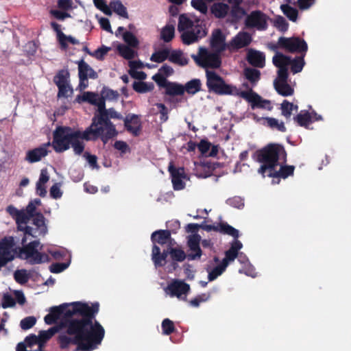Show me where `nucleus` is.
<instances>
[{
  "mask_svg": "<svg viewBox=\"0 0 351 351\" xmlns=\"http://www.w3.org/2000/svg\"><path fill=\"white\" fill-rule=\"evenodd\" d=\"M97 309L87 317L71 319L65 324L67 334L58 337L62 349L77 345L74 351H93L99 345L105 335L104 327L96 320Z\"/></svg>",
  "mask_w": 351,
  "mask_h": 351,
  "instance_id": "1",
  "label": "nucleus"
},
{
  "mask_svg": "<svg viewBox=\"0 0 351 351\" xmlns=\"http://www.w3.org/2000/svg\"><path fill=\"white\" fill-rule=\"evenodd\" d=\"M253 158L261 164L258 172L263 177L273 178L272 182L278 183L279 178H287L293 174L294 166L284 165L287 162V153L279 144H269L257 150Z\"/></svg>",
  "mask_w": 351,
  "mask_h": 351,
  "instance_id": "2",
  "label": "nucleus"
},
{
  "mask_svg": "<svg viewBox=\"0 0 351 351\" xmlns=\"http://www.w3.org/2000/svg\"><path fill=\"white\" fill-rule=\"evenodd\" d=\"M32 224L33 226H28L25 228L26 233L21 239L22 247H16L14 249L18 252V257L21 259H24L31 265L40 264L50 261L49 256L45 253L39 252L43 250V245L40 244L38 240L29 241L26 244L27 239L31 237L32 238H38L44 237L48 232V228L46 223V219L44 215L40 213H36L35 216L31 217Z\"/></svg>",
  "mask_w": 351,
  "mask_h": 351,
  "instance_id": "3",
  "label": "nucleus"
},
{
  "mask_svg": "<svg viewBox=\"0 0 351 351\" xmlns=\"http://www.w3.org/2000/svg\"><path fill=\"white\" fill-rule=\"evenodd\" d=\"M102 119H98L96 122L95 128L99 131L100 139L106 144L110 139L115 138L118 135L115 125L110 121L111 119L123 120L124 126L127 131L132 134L134 136H138L141 130V123L138 115L134 114H128L125 118L123 115L115 110L113 108L106 109V113L103 115Z\"/></svg>",
  "mask_w": 351,
  "mask_h": 351,
  "instance_id": "4",
  "label": "nucleus"
},
{
  "mask_svg": "<svg viewBox=\"0 0 351 351\" xmlns=\"http://www.w3.org/2000/svg\"><path fill=\"white\" fill-rule=\"evenodd\" d=\"M99 304L98 302H94L89 306L87 303L81 302H73L71 303H63L59 306H51L49 311L53 313L56 319L62 316L64 319V325L71 319H80V317H87L97 309V313L99 312Z\"/></svg>",
  "mask_w": 351,
  "mask_h": 351,
  "instance_id": "5",
  "label": "nucleus"
},
{
  "mask_svg": "<svg viewBox=\"0 0 351 351\" xmlns=\"http://www.w3.org/2000/svg\"><path fill=\"white\" fill-rule=\"evenodd\" d=\"M178 30L181 33V39L184 44L191 45L204 37L207 32L202 20L189 18L187 14L179 16Z\"/></svg>",
  "mask_w": 351,
  "mask_h": 351,
  "instance_id": "6",
  "label": "nucleus"
},
{
  "mask_svg": "<svg viewBox=\"0 0 351 351\" xmlns=\"http://www.w3.org/2000/svg\"><path fill=\"white\" fill-rule=\"evenodd\" d=\"M80 130L69 126H57L53 132L51 145L57 153L68 150L73 141L80 134Z\"/></svg>",
  "mask_w": 351,
  "mask_h": 351,
  "instance_id": "7",
  "label": "nucleus"
},
{
  "mask_svg": "<svg viewBox=\"0 0 351 351\" xmlns=\"http://www.w3.org/2000/svg\"><path fill=\"white\" fill-rule=\"evenodd\" d=\"M206 86L210 92L219 95L240 96L241 92L236 86L227 84L219 75L214 71L206 69Z\"/></svg>",
  "mask_w": 351,
  "mask_h": 351,
  "instance_id": "8",
  "label": "nucleus"
},
{
  "mask_svg": "<svg viewBox=\"0 0 351 351\" xmlns=\"http://www.w3.org/2000/svg\"><path fill=\"white\" fill-rule=\"evenodd\" d=\"M191 58L197 65L205 69H217L221 64L220 53L214 51L210 52L203 47L199 48L198 54H192Z\"/></svg>",
  "mask_w": 351,
  "mask_h": 351,
  "instance_id": "9",
  "label": "nucleus"
},
{
  "mask_svg": "<svg viewBox=\"0 0 351 351\" xmlns=\"http://www.w3.org/2000/svg\"><path fill=\"white\" fill-rule=\"evenodd\" d=\"M13 237H5L0 241V270L16 256Z\"/></svg>",
  "mask_w": 351,
  "mask_h": 351,
  "instance_id": "10",
  "label": "nucleus"
},
{
  "mask_svg": "<svg viewBox=\"0 0 351 351\" xmlns=\"http://www.w3.org/2000/svg\"><path fill=\"white\" fill-rule=\"evenodd\" d=\"M99 131L101 130L98 128L88 126L84 131L80 132L79 136L76 137L71 145L74 153L76 155L82 154L85 147L83 140L90 141L100 138Z\"/></svg>",
  "mask_w": 351,
  "mask_h": 351,
  "instance_id": "11",
  "label": "nucleus"
},
{
  "mask_svg": "<svg viewBox=\"0 0 351 351\" xmlns=\"http://www.w3.org/2000/svg\"><path fill=\"white\" fill-rule=\"evenodd\" d=\"M269 17L261 10H253L247 15L245 25L248 28H254L258 31H265L268 27Z\"/></svg>",
  "mask_w": 351,
  "mask_h": 351,
  "instance_id": "12",
  "label": "nucleus"
},
{
  "mask_svg": "<svg viewBox=\"0 0 351 351\" xmlns=\"http://www.w3.org/2000/svg\"><path fill=\"white\" fill-rule=\"evenodd\" d=\"M190 290V285L179 279H173L165 289L167 295L171 297H176L181 300H186Z\"/></svg>",
  "mask_w": 351,
  "mask_h": 351,
  "instance_id": "13",
  "label": "nucleus"
},
{
  "mask_svg": "<svg viewBox=\"0 0 351 351\" xmlns=\"http://www.w3.org/2000/svg\"><path fill=\"white\" fill-rule=\"evenodd\" d=\"M278 43L280 47L292 53L304 52L305 53L308 50L306 42L299 37H280Z\"/></svg>",
  "mask_w": 351,
  "mask_h": 351,
  "instance_id": "14",
  "label": "nucleus"
},
{
  "mask_svg": "<svg viewBox=\"0 0 351 351\" xmlns=\"http://www.w3.org/2000/svg\"><path fill=\"white\" fill-rule=\"evenodd\" d=\"M243 75L247 82L242 83V87L245 89L243 92H254L255 88L261 80V73L255 68L246 67L243 71Z\"/></svg>",
  "mask_w": 351,
  "mask_h": 351,
  "instance_id": "15",
  "label": "nucleus"
},
{
  "mask_svg": "<svg viewBox=\"0 0 351 351\" xmlns=\"http://www.w3.org/2000/svg\"><path fill=\"white\" fill-rule=\"evenodd\" d=\"M200 227L206 231L210 232L214 230L223 234L232 236L234 239H238L239 237V230L226 222L219 223L217 225L202 223L200 225Z\"/></svg>",
  "mask_w": 351,
  "mask_h": 351,
  "instance_id": "16",
  "label": "nucleus"
},
{
  "mask_svg": "<svg viewBox=\"0 0 351 351\" xmlns=\"http://www.w3.org/2000/svg\"><path fill=\"white\" fill-rule=\"evenodd\" d=\"M241 97L250 103L253 109L258 108L271 110L272 108L270 101L263 99L255 92H241Z\"/></svg>",
  "mask_w": 351,
  "mask_h": 351,
  "instance_id": "17",
  "label": "nucleus"
},
{
  "mask_svg": "<svg viewBox=\"0 0 351 351\" xmlns=\"http://www.w3.org/2000/svg\"><path fill=\"white\" fill-rule=\"evenodd\" d=\"M51 146V143H45L40 145L39 147L28 150L26 152L25 160L29 163H35L39 162L47 156L49 151L48 147Z\"/></svg>",
  "mask_w": 351,
  "mask_h": 351,
  "instance_id": "18",
  "label": "nucleus"
},
{
  "mask_svg": "<svg viewBox=\"0 0 351 351\" xmlns=\"http://www.w3.org/2000/svg\"><path fill=\"white\" fill-rule=\"evenodd\" d=\"M200 241L201 237L198 234H195L189 237L188 246L191 252L187 254L188 261L198 260L201 258L202 251L199 246Z\"/></svg>",
  "mask_w": 351,
  "mask_h": 351,
  "instance_id": "19",
  "label": "nucleus"
},
{
  "mask_svg": "<svg viewBox=\"0 0 351 351\" xmlns=\"http://www.w3.org/2000/svg\"><path fill=\"white\" fill-rule=\"evenodd\" d=\"M169 171L171 177L173 188L175 191H180L185 187L186 175L182 167L176 168L173 165L169 167Z\"/></svg>",
  "mask_w": 351,
  "mask_h": 351,
  "instance_id": "20",
  "label": "nucleus"
},
{
  "mask_svg": "<svg viewBox=\"0 0 351 351\" xmlns=\"http://www.w3.org/2000/svg\"><path fill=\"white\" fill-rule=\"evenodd\" d=\"M247 62L256 69H262L265 65V55L263 52L254 49H248L246 56Z\"/></svg>",
  "mask_w": 351,
  "mask_h": 351,
  "instance_id": "21",
  "label": "nucleus"
},
{
  "mask_svg": "<svg viewBox=\"0 0 351 351\" xmlns=\"http://www.w3.org/2000/svg\"><path fill=\"white\" fill-rule=\"evenodd\" d=\"M210 45L213 51L221 53L226 49V38L219 29L213 31Z\"/></svg>",
  "mask_w": 351,
  "mask_h": 351,
  "instance_id": "22",
  "label": "nucleus"
},
{
  "mask_svg": "<svg viewBox=\"0 0 351 351\" xmlns=\"http://www.w3.org/2000/svg\"><path fill=\"white\" fill-rule=\"evenodd\" d=\"M242 247V243L237 239H234L231 243L230 249L225 252V257L221 262L228 267L230 263L234 261L237 258L239 252Z\"/></svg>",
  "mask_w": 351,
  "mask_h": 351,
  "instance_id": "23",
  "label": "nucleus"
},
{
  "mask_svg": "<svg viewBox=\"0 0 351 351\" xmlns=\"http://www.w3.org/2000/svg\"><path fill=\"white\" fill-rule=\"evenodd\" d=\"M251 35L246 32H239L232 38L230 45L234 49H239L248 46L252 42Z\"/></svg>",
  "mask_w": 351,
  "mask_h": 351,
  "instance_id": "24",
  "label": "nucleus"
},
{
  "mask_svg": "<svg viewBox=\"0 0 351 351\" xmlns=\"http://www.w3.org/2000/svg\"><path fill=\"white\" fill-rule=\"evenodd\" d=\"M170 255V247L160 252V249L157 245L152 247V259L156 267H162L166 263V258Z\"/></svg>",
  "mask_w": 351,
  "mask_h": 351,
  "instance_id": "25",
  "label": "nucleus"
},
{
  "mask_svg": "<svg viewBox=\"0 0 351 351\" xmlns=\"http://www.w3.org/2000/svg\"><path fill=\"white\" fill-rule=\"evenodd\" d=\"M93 105L97 107V112L93 117L92 123L90 126L95 128L96 122L98 119H102L103 115L106 113V100L102 94L101 96L99 95H97V97L95 98V101Z\"/></svg>",
  "mask_w": 351,
  "mask_h": 351,
  "instance_id": "26",
  "label": "nucleus"
},
{
  "mask_svg": "<svg viewBox=\"0 0 351 351\" xmlns=\"http://www.w3.org/2000/svg\"><path fill=\"white\" fill-rule=\"evenodd\" d=\"M171 239V232L169 230H156L151 236L153 245H156V243L160 245L166 244Z\"/></svg>",
  "mask_w": 351,
  "mask_h": 351,
  "instance_id": "27",
  "label": "nucleus"
},
{
  "mask_svg": "<svg viewBox=\"0 0 351 351\" xmlns=\"http://www.w3.org/2000/svg\"><path fill=\"white\" fill-rule=\"evenodd\" d=\"M78 75L85 76L86 78L95 80L98 77L97 73L84 60L78 62Z\"/></svg>",
  "mask_w": 351,
  "mask_h": 351,
  "instance_id": "28",
  "label": "nucleus"
},
{
  "mask_svg": "<svg viewBox=\"0 0 351 351\" xmlns=\"http://www.w3.org/2000/svg\"><path fill=\"white\" fill-rule=\"evenodd\" d=\"M169 61L179 66H185L189 63V59L184 56V53L178 50H169Z\"/></svg>",
  "mask_w": 351,
  "mask_h": 351,
  "instance_id": "29",
  "label": "nucleus"
},
{
  "mask_svg": "<svg viewBox=\"0 0 351 351\" xmlns=\"http://www.w3.org/2000/svg\"><path fill=\"white\" fill-rule=\"evenodd\" d=\"M194 174L199 178H206L212 174L210 164L208 162L194 163Z\"/></svg>",
  "mask_w": 351,
  "mask_h": 351,
  "instance_id": "30",
  "label": "nucleus"
},
{
  "mask_svg": "<svg viewBox=\"0 0 351 351\" xmlns=\"http://www.w3.org/2000/svg\"><path fill=\"white\" fill-rule=\"evenodd\" d=\"M17 228L19 231L23 232V236H25L26 233V229L25 228L28 227V222L31 219V217L28 213H27L24 210H21L16 217L14 218Z\"/></svg>",
  "mask_w": 351,
  "mask_h": 351,
  "instance_id": "31",
  "label": "nucleus"
},
{
  "mask_svg": "<svg viewBox=\"0 0 351 351\" xmlns=\"http://www.w3.org/2000/svg\"><path fill=\"white\" fill-rule=\"evenodd\" d=\"M274 88L277 93L282 97L291 96L294 93V88L288 82L279 83L274 80Z\"/></svg>",
  "mask_w": 351,
  "mask_h": 351,
  "instance_id": "32",
  "label": "nucleus"
},
{
  "mask_svg": "<svg viewBox=\"0 0 351 351\" xmlns=\"http://www.w3.org/2000/svg\"><path fill=\"white\" fill-rule=\"evenodd\" d=\"M212 14L218 19H223L230 11V7L228 4L219 2L215 3L211 6Z\"/></svg>",
  "mask_w": 351,
  "mask_h": 351,
  "instance_id": "33",
  "label": "nucleus"
},
{
  "mask_svg": "<svg viewBox=\"0 0 351 351\" xmlns=\"http://www.w3.org/2000/svg\"><path fill=\"white\" fill-rule=\"evenodd\" d=\"M273 64L279 69L282 68H287L291 62V57L277 52L272 58Z\"/></svg>",
  "mask_w": 351,
  "mask_h": 351,
  "instance_id": "34",
  "label": "nucleus"
},
{
  "mask_svg": "<svg viewBox=\"0 0 351 351\" xmlns=\"http://www.w3.org/2000/svg\"><path fill=\"white\" fill-rule=\"evenodd\" d=\"M165 94L169 96L184 95L183 85L177 82H169L166 84Z\"/></svg>",
  "mask_w": 351,
  "mask_h": 351,
  "instance_id": "35",
  "label": "nucleus"
},
{
  "mask_svg": "<svg viewBox=\"0 0 351 351\" xmlns=\"http://www.w3.org/2000/svg\"><path fill=\"white\" fill-rule=\"evenodd\" d=\"M202 83L199 79H193L183 85L184 93L193 95L201 90Z\"/></svg>",
  "mask_w": 351,
  "mask_h": 351,
  "instance_id": "36",
  "label": "nucleus"
},
{
  "mask_svg": "<svg viewBox=\"0 0 351 351\" xmlns=\"http://www.w3.org/2000/svg\"><path fill=\"white\" fill-rule=\"evenodd\" d=\"M53 82L56 86L70 83V73L68 69L59 70L53 77Z\"/></svg>",
  "mask_w": 351,
  "mask_h": 351,
  "instance_id": "37",
  "label": "nucleus"
},
{
  "mask_svg": "<svg viewBox=\"0 0 351 351\" xmlns=\"http://www.w3.org/2000/svg\"><path fill=\"white\" fill-rule=\"evenodd\" d=\"M110 10L112 9L116 14L123 18H128L127 8L124 6L121 0H112L110 3Z\"/></svg>",
  "mask_w": 351,
  "mask_h": 351,
  "instance_id": "38",
  "label": "nucleus"
},
{
  "mask_svg": "<svg viewBox=\"0 0 351 351\" xmlns=\"http://www.w3.org/2000/svg\"><path fill=\"white\" fill-rule=\"evenodd\" d=\"M227 267L221 262L212 269L209 270L206 268L208 271V280L209 282H212L220 276L226 269Z\"/></svg>",
  "mask_w": 351,
  "mask_h": 351,
  "instance_id": "39",
  "label": "nucleus"
},
{
  "mask_svg": "<svg viewBox=\"0 0 351 351\" xmlns=\"http://www.w3.org/2000/svg\"><path fill=\"white\" fill-rule=\"evenodd\" d=\"M294 121L302 127H307L311 123V115L308 111L301 110L293 117Z\"/></svg>",
  "mask_w": 351,
  "mask_h": 351,
  "instance_id": "40",
  "label": "nucleus"
},
{
  "mask_svg": "<svg viewBox=\"0 0 351 351\" xmlns=\"http://www.w3.org/2000/svg\"><path fill=\"white\" fill-rule=\"evenodd\" d=\"M175 36V27L173 25H167L160 32V38L165 43L170 42Z\"/></svg>",
  "mask_w": 351,
  "mask_h": 351,
  "instance_id": "41",
  "label": "nucleus"
},
{
  "mask_svg": "<svg viewBox=\"0 0 351 351\" xmlns=\"http://www.w3.org/2000/svg\"><path fill=\"white\" fill-rule=\"evenodd\" d=\"M169 49H162L153 53L150 57V60L157 63H161L169 60Z\"/></svg>",
  "mask_w": 351,
  "mask_h": 351,
  "instance_id": "42",
  "label": "nucleus"
},
{
  "mask_svg": "<svg viewBox=\"0 0 351 351\" xmlns=\"http://www.w3.org/2000/svg\"><path fill=\"white\" fill-rule=\"evenodd\" d=\"M280 9L283 14L291 21H296L298 19V10L288 4H282Z\"/></svg>",
  "mask_w": 351,
  "mask_h": 351,
  "instance_id": "43",
  "label": "nucleus"
},
{
  "mask_svg": "<svg viewBox=\"0 0 351 351\" xmlns=\"http://www.w3.org/2000/svg\"><path fill=\"white\" fill-rule=\"evenodd\" d=\"M133 89L139 93H145L153 90L154 84L145 82H134L132 84Z\"/></svg>",
  "mask_w": 351,
  "mask_h": 351,
  "instance_id": "44",
  "label": "nucleus"
},
{
  "mask_svg": "<svg viewBox=\"0 0 351 351\" xmlns=\"http://www.w3.org/2000/svg\"><path fill=\"white\" fill-rule=\"evenodd\" d=\"M117 50L119 55L126 60H131L134 58L135 52L128 45L121 44L118 45Z\"/></svg>",
  "mask_w": 351,
  "mask_h": 351,
  "instance_id": "45",
  "label": "nucleus"
},
{
  "mask_svg": "<svg viewBox=\"0 0 351 351\" xmlns=\"http://www.w3.org/2000/svg\"><path fill=\"white\" fill-rule=\"evenodd\" d=\"M304 57V55H303L301 57H298V58H294L293 60H291V62L290 63L291 71L293 74H296V73L302 71V70L305 64Z\"/></svg>",
  "mask_w": 351,
  "mask_h": 351,
  "instance_id": "46",
  "label": "nucleus"
},
{
  "mask_svg": "<svg viewBox=\"0 0 351 351\" xmlns=\"http://www.w3.org/2000/svg\"><path fill=\"white\" fill-rule=\"evenodd\" d=\"M293 109L298 110V106H294L286 99L281 104V113L286 119H290Z\"/></svg>",
  "mask_w": 351,
  "mask_h": 351,
  "instance_id": "47",
  "label": "nucleus"
},
{
  "mask_svg": "<svg viewBox=\"0 0 351 351\" xmlns=\"http://www.w3.org/2000/svg\"><path fill=\"white\" fill-rule=\"evenodd\" d=\"M266 121L267 125L271 129H276L282 132H286V128L282 121H279L277 119L273 117H267Z\"/></svg>",
  "mask_w": 351,
  "mask_h": 351,
  "instance_id": "48",
  "label": "nucleus"
},
{
  "mask_svg": "<svg viewBox=\"0 0 351 351\" xmlns=\"http://www.w3.org/2000/svg\"><path fill=\"white\" fill-rule=\"evenodd\" d=\"M70 264V259L64 263H54L49 266V271L53 274H59L67 269Z\"/></svg>",
  "mask_w": 351,
  "mask_h": 351,
  "instance_id": "49",
  "label": "nucleus"
},
{
  "mask_svg": "<svg viewBox=\"0 0 351 351\" xmlns=\"http://www.w3.org/2000/svg\"><path fill=\"white\" fill-rule=\"evenodd\" d=\"M170 256L174 261L182 262L185 258L187 259V254L182 250L171 247H170Z\"/></svg>",
  "mask_w": 351,
  "mask_h": 351,
  "instance_id": "50",
  "label": "nucleus"
},
{
  "mask_svg": "<svg viewBox=\"0 0 351 351\" xmlns=\"http://www.w3.org/2000/svg\"><path fill=\"white\" fill-rule=\"evenodd\" d=\"M230 10V15L235 20H239L246 15V12L244 8L241 7L239 4H232Z\"/></svg>",
  "mask_w": 351,
  "mask_h": 351,
  "instance_id": "51",
  "label": "nucleus"
},
{
  "mask_svg": "<svg viewBox=\"0 0 351 351\" xmlns=\"http://www.w3.org/2000/svg\"><path fill=\"white\" fill-rule=\"evenodd\" d=\"M14 278L16 282L21 285L27 283L29 279V274L25 269L16 270L14 274Z\"/></svg>",
  "mask_w": 351,
  "mask_h": 351,
  "instance_id": "52",
  "label": "nucleus"
},
{
  "mask_svg": "<svg viewBox=\"0 0 351 351\" xmlns=\"http://www.w3.org/2000/svg\"><path fill=\"white\" fill-rule=\"evenodd\" d=\"M226 204L237 209H242L245 206L244 199L240 196L228 198L226 200Z\"/></svg>",
  "mask_w": 351,
  "mask_h": 351,
  "instance_id": "53",
  "label": "nucleus"
},
{
  "mask_svg": "<svg viewBox=\"0 0 351 351\" xmlns=\"http://www.w3.org/2000/svg\"><path fill=\"white\" fill-rule=\"evenodd\" d=\"M58 88V97H65L67 98L72 93L73 88L70 83L57 86Z\"/></svg>",
  "mask_w": 351,
  "mask_h": 351,
  "instance_id": "54",
  "label": "nucleus"
},
{
  "mask_svg": "<svg viewBox=\"0 0 351 351\" xmlns=\"http://www.w3.org/2000/svg\"><path fill=\"white\" fill-rule=\"evenodd\" d=\"M123 39L128 46L136 47L138 45L137 38L130 32H125L123 34Z\"/></svg>",
  "mask_w": 351,
  "mask_h": 351,
  "instance_id": "55",
  "label": "nucleus"
},
{
  "mask_svg": "<svg viewBox=\"0 0 351 351\" xmlns=\"http://www.w3.org/2000/svg\"><path fill=\"white\" fill-rule=\"evenodd\" d=\"M47 252L52 256V257L56 260H60L66 256H68L69 259L71 260V254L65 250H52L48 249Z\"/></svg>",
  "mask_w": 351,
  "mask_h": 351,
  "instance_id": "56",
  "label": "nucleus"
},
{
  "mask_svg": "<svg viewBox=\"0 0 351 351\" xmlns=\"http://www.w3.org/2000/svg\"><path fill=\"white\" fill-rule=\"evenodd\" d=\"M191 5L194 9L202 14H205L208 12V6L204 0H192Z\"/></svg>",
  "mask_w": 351,
  "mask_h": 351,
  "instance_id": "57",
  "label": "nucleus"
},
{
  "mask_svg": "<svg viewBox=\"0 0 351 351\" xmlns=\"http://www.w3.org/2000/svg\"><path fill=\"white\" fill-rule=\"evenodd\" d=\"M93 3L95 6L106 15L110 16L112 14L110 6L106 4L104 0H93Z\"/></svg>",
  "mask_w": 351,
  "mask_h": 351,
  "instance_id": "58",
  "label": "nucleus"
},
{
  "mask_svg": "<svg viewBox=\"0 0 351 351\" xmlns=\"http://www.w3.org/2000/svg\"><path fill=\"white\" fill-rule=\"evenodd\" d=\"M101 94L106 99L108 100H117L119 97V93L108 87H104L101 90Z\"/></svg>",
  "mask_w": 351,
  "mask_h": 351,
  "instance_id": "59",
  "label": "nucleus"
},
{
  "mask_svg": "<svg viewBox=\"0 0 351 351\" xmlns=\"http://www.w3.org/2000/svg\"><path fill=\"white\" fill-rule=\"evenodd\" d=\"M98 94L93 92H85L82 96H77V99L80 101L88 102L90 104L95 103V98L97 97Z\"/></svg>",
  "mask_w": 351,
  "mask_h": 351,
  "instance_id": "60",
  "label": "nucleus"
},
{
  "mask_svg": "<svg viewBox=\"0 0 351 351\" xmlns=\"http://www.w3.org/2000/svg\"><path fill=\"white\" fill-rule=\"evenodd\" d=\"M274 26L280 32H285L288 29L289 24L284 17L278 16L274 21Z\"/></svg>",
  "mask_w": 351,
  "mask_h": 351,
  "instance_id": "61",
  "label": "nucleus"
},
{
  "mask_svg": "<svg viewBox=\"0 0 351 351\" xmlns=\"http://www.w3.org/2000/svg\"><path fill=\"white\" fill-rule=\"evenodd\" d=\"M36 322V319L34 316L26 317L20 322V326L23 330H28L32 328Z\"/></svg>",
  "mask_w": 351,
  "mask_h": 351,
  "instance_id": "62",
  "label": "nucleus"
},
{
  "mask_svg": "<svg viewBox=\"0 0 351 351\" xmlns=\"http://www.w3.org/2000/svg\"><path fill=\"white\" fill-rule=\"evenodd\" d=\"M161 326L162 333L166 335L171 334L175 330L173 322L168 318L162 321Z\"/></svg>",
  "mask_w": 351,
  "mask_h": 351,
  "instance_id": "63",
  "label": "nucleus"
},
{
  "mask_svg": "<svg viewBox=\"0 0 351 351\" xmlns=\"http://www.w3.org/2000/svg\"><path fill=\"white\" fill-rule=\"evenodd\" d=\"M16 301L14 298L8 293H5L3 295L1 306L3 308L12 307L15 305Z\"/></svg>",
  "mask_w": 351,
  "mask_h": 351,
  "instance_id": "64",
  "label": "nucleus"
}]
</instances>
